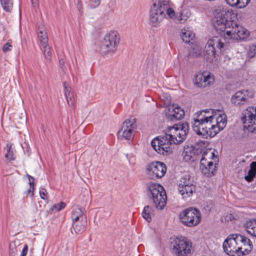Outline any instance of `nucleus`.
I'll list each match as a JSON object with an SVG mask.
<instances>
[{"mask_svg": "<svg viewBox=\"0 0 256 256\" xmlns=\"http://www.w3.org/2000/svg\"><path fill=\"white\" fill-rule=\"evenodd\" d=\"M192 128L204 138H212L222 130L227 123L226 116L222 110L206 109L196 112L192 117Z\"/></svg>", "mask_w": 256, "mask_h": 256, "instance_id": "f257e3e1", "label": "nucleus"}, {"mask_svg": "<svg viewBox=\"0 0 256 256\" xmlns=\"http://www.w3.org/2000/svg\"><path fill=\"white\" fill-rule=\"evenodd\" d=\"M189 130L187 122L180 123L170 128L164 135L154 138L151 142L153 148L158 154H164L170 152V146L172 144H178L186 140Z\"/></svg>", "mask_w": 256, "mask_h": 256, "instance_id": "f03ea898", "label": "nucleus"}, {"mask_svg": "<svg viewBox=\"0 0 256 256\" xmlns=\"http://www.w3.org/2000/svg\"><path fill=\"white\" fill-rule=\"evenodd\" d=\"M170 0H152L150 11V20L153 26H157L166 16L171 19L176 18Z\"/></svg>", "mask_w": 256, "mask_h": 256, "instance_id": "7ed1b4c3", "label": "nucleus"}, {"mask_svg": "<svg viewBox=\"0 0 256 256\" xmlns=\"http://www.w3.org/2000/svg\"><path fill=\"white\" fill-rule=\"evenodd\" d=\"M226 42L224 36H216L208 40L205 46L204 58L210 62L213 60L216 52L224 48Z\"/></svg>", "mask_w": 256, "mask_h": 256, "instance_id": "20e7f679", "label": "nucleus"}, {"mask_svg": "<svg viewBox=\"0 0 256 256\" xmlns=\"http://www.w3.org/2000/svg\"><path fill=\"white\" fill-rule=\"evenodd\" d=\"M148 196L152 200L156 208L161 210L166 206V195L164 188L156 183L147 184Z\"/></svg>", "mask_w": 256, "mask_h": 256, "instance_id": "39448f33", "label": "nucleus"}, {"mask_svg": "<svg viewBox=\"0 0 256 256\" xmlns=\"http://www.w3.org/2000/svg\"><path fill=\"white\" fill-rule=\"evenodd\" d=\"M120 36L116 31L107 34L101 41L100 51L103 55L113 54L118 49L120 42Z\"/></svg>", "mask_w": 256, "mask_h": 256, "instance_id": "423d86ee", "label": "nucleus"}, {"mask_svg": "<svg viewBox=\"0 0 256 256\" xmlns=\"http://www.w3.org/2000/svg\"><path fill=\"white\" fill-rule=\"evenodd\" d=\"M179 218L185 226L192 227L197 226L201 220V214L196 208H188L180 212Z\"/></svg>", "mask_w": 256, "mask_h": 256, "instance_id": "0eeeda50", "label": "nucleus"}, {"mask_svg": "<svg viewBox=\"0 0 256 256\" xmlns=\"http://www.w3.org/2000/svg\"><path fill=\"white\" fill-rule=\"evenodd\" d=\"M216 158L214 152L210 150H206L202 152L200 160V168L204 175L210 177L214 174L216 164H214V162L210 160Z\"/></svg>", "mask_w": 256, "mask_h": 256, "instance_id": "6e6552de", "label": "nucleus"}, {"mask_svg": "<svg viewBox=\"0 0 256 256\" xmlns=\"http://www.w3.org/2000/svg\"><path fill=\"white\" fill-rule=\"evenodd\" d=\"M242 120L244 130L256 133V108L248 106L244 110Z\"/></svg>", "mask_w": 256, "mask_h": 256, "instance_id": "1a4fd4ad", "label": "nucleus"}, {"mask_svg": "<svg viewBox=\"0 0 256 256\" xmlns=\"http://www.w3.org/2000/svg\"><path fill=\"white\" fill-rule=\"evenodd\" d=\"M136 120V118L130 117L122 122L121 128L118 132V138L130 140L134 136L137 127Z\"/></svg>", "mask_w": 256, "mask_h": 256, "instance_id": "9d476101", "label": "nucleus"}, {"mask_svg": "<svg viewBox=\"0 0 256 256\" xmlns=\"http://www.w3.org/2000/svg\"><path fill=\"white\" fill-rule=\"evenodd\" d=\"M172 250L176 256H186L192 249V243L186 238H176L172 242Z\"/></svg>", "mask_w": 256, "mask_h": 256, "instance_id": "9b49d317", "label": "nucleus"}, {"mask_svg": "<svg viewBox=\"0 0 256 256\" xmlns=\"http://www.w3.org/2000/svg\"><path fill=\"white\" fill-rule=\"evenodd\" d=\"M166 171V164L160 162H152L146 166V173L149 178L156 180L162 178Z\"/></svg>", "mask_w": 256, "mask_h": 256, "instance_id": "f8f14e48", "label": "nucleus"}, {"mask_svg": "<svg viewBox=\"0 0 256 256\" xmlns=\"http://www.w3.org/2000/svg\"><path fill=\"white\" fill-rule=\"evenodd\" d=\"M237 237L238 234H232L228 236L223 243L224 252L230 256H242V252H240L238 248Z\"/></svg>", "mask_w": 256, "mask_h": 256, "instance_id": "ddd939ff", "label": "nucleus"}, {"mask_svg": "<svg viewBox=\"0 0 256 256\" xmlns=\"http://www.w3.org/2000/svg\"><path fill=\"white\" fill-rule=\"evenodd\" d=\"M252 97V95H250V92L248 90H242L235 92L232 96L230 102L234 106L240 108L248 104Z\"/></svg>", "mask_w": 256, "mask_h": 256, "instance_id": "4468645a", "label": "nucleus"}, {"mask_svg": "<svg viewBox=\"0 0 256 256\" xmlns=\"http://www.w3.org/2000/svg\"><path fill=\"white\" fill-rule=\"evenodd\" d=\"M225 15L223 12L218 13L214 18V26L218 32H224L226 28L231 29L230 27L234 24V22L228 20Z\"/></svg>", "mask_w": 256, "mask_h": 256, "instance_id": "2eb2a0df", "label": "nucleus"}, {"mask_svg": "<svg viewBox=\"0 0 256 256\" xmlns=\"http://www.w3.org/2000/svg\"><path fill=\"white\" fill-rule=\"evenodd\" d=\"M226 35L230 38L235 40H242L248 37L249 36L248 31L240 26H238L235 22L230 30H227Z\"/></svg>", "mask_w": 256, "mask_h": 256, "instance_id": "dca6fc26", "label": "nucleus"}, {"mask_svg": "<svg viewBox=\"0 0 256 256\" xmlns=\"http://www.w3.org/2000/svg\"><path fill=\"white\" fill-rule=\"evenodd\" d=\"M214 81V76L208 71L198 72L195 76L194 84L200 88L208 86L212 84Z\"/></svg>", "mask_w": 256, "mask_h": 256, "instance_id": "f3484780", "label": "nucleus"}, {"mask_svg": "<svg viewBox=\"0 0 256 256\" xmlns=\"http://www.w3.org/2000/svg\"><path fill=\"white\" fill-rule=\"evenodd\" d=\"M236 240L238 242L240 252H242V256L248 254L252 249V244L249 238L240 234H238Z\"/></svg>", "mask_w": 256, "mask_h": 256, "instance_id": "a211bd4d", "label": "nucleus"}, {"mask_svg": "<svg viewBox=\"0 0 256 256\" xmlns=\"http://www.w3.org/2000/svg\"><path fill=\"white\" fill-rule=\"evenodd\" d=\"M166 115L170 120H180L184 118V112L178 104H173L170 106Z\"/></svg>", "mask_w": 256, "mask_h": 256, "instance_id": "6ab92c4d", "label": "nucleus"}, {"mask_svg": "<svg viewBox=\"0 0 256 256\" xmlns=\"http://www.w3.org/2000/svg\"><path fill=\"white\" fill-rule=\"evenodd\" d=\"M72 226L77 234H82L84 232L87 226V218H83L81 220L72 222Z\"/></svg>", "mask_w": 256, "mask_h": 256, "instance_id": "aec40b11", "label": "nucleus"}, {"mask_svg": "<svg viewBox=\"0 0 256 256\" xmlns=\"http://www.w3.org/2000/svg\"><path fill=\"white\" fill-rule=\"evenodd\" d=\"M84 213L85 210L84 208L82 209L78 206L74 207L71 216L72 222L81 220L83 218H86Z\"/></svg>", "mask_w": 256, "mask_h": 256, "instance_id": "412c9836", "label": "nucleus"}, {"mask_svg": "<svg viewBox=\"0 0 256 256\" xmlns=\"http://www.w3.org/2000/svg\"><path fill=\"white\" fill-rule=\"evenodd\" d=\"M244 228L250 235L256 237V219H251L246 222Z\"/></svg>", "mask_w": 256, "mask_h": 256, "instance_id": "4be33fe9", "label": "nucleus"}, {"mask_svg": "<svg viewBox=\"0 0 256 256\" xmlns=\"http://www.w3.org/2000/svg\"><path fill=\"white\" fill-rule=\"evenodd\" d=\"M38 40L41 45H45L48 42L47 32L43 26H39L38 31Z\"/></svg>", "mask_w": 256, "mask_h": 256, "instance_id": "5701e85b", "label": "nucleus"}, {"mask_svg": "<svg viewBox=\"0 0 256 256\" xmlns=\"http://www.w3.org/2000/svg\"><path fill=\"white\" fill-rule=\"evenodd\" d=\"M256 176V162H252L250 164V168L248 174L244 176V179L248 182H251Z\"/></svg>", "mask_w": 256, "mask_h": 256, "instance_id": "b1692460", "label": "nucleus"}, {"mask_svg": "<svg viewBox=\"0 0 256 256\" xmlns=\"http://www.w3.org/2000/svg\"><path fill=\"white\" fill-rule=\"evenodd\" d=\"M180 194L183 196L184 198H186L192 195L195 186L194 185H187L186 186L182 187V188H178Z\"/></svg>", "mask_w": 256, "mask_h": 256, "instance_id": "393cba45", "label": "nucleus"}, {"mask_svg": "<svg viewBox=\"0 0 256 256\" xmlns=\"http://www.w3.org/2000/svg\"><path fill=\"white\" fill-rule=\"evenodd\" d=\"M226 2L230 6H236L242 8L246 7L250 2V0H226Z\"/></svg>", "mask_w": 256, "mask_h": 256, "instance_id": "a878e982", "label": "nucleus"}, {"mask_svg": "<svg viewBox=\"0 0 256 256\" xmlns=\"http://www.w3.org/2000/svg\"><path fill=\"white\" fill-rule=\"evenodd\" d=\"M142 216L147 222H150L152 220V216L153 215L152 208L150 206H146L142 212Z\"/></svg>", "mask_w": 256, "mask_h": 256, "instance_id": "bb28decb", "label": "nucleus"}, {"mask_svg": "<svg viewBox=\"0 0 256 256\" xmlns=\"http://www.w3.org/2000/svg\"><path fill=\"white\" fill-rule=\"evenodd\" d=\"M194 37V34L192 32L186 30H182V31L181 38L186 43L190 42Z\"/></svg>", "mask_w": 256, "mask_h": 256, "instance_id": "cd10ccee", "label": "nucleus"}, {"mask_svg": "<svg viewBox=\"0 0 256 256\" xmlns=\"http://www.w3.org/2000/svg\"><path fill=\"white\" fill-rule=\"evenodd\" d=\"M191 14L190 10L188 8H184L180 12L178 20L180 23H184L188 18Z\"/></svg>", "mask_w": 256, "mask_h": 256, "instance_id": "c85d7f7f", "label": "nucleus"}, {"mask_svg": "<svg viewBox=\"0 0 256 256\" xmlns=\"http://www.w3.org/2000/svg\"><path fill=\"white\" fill-rule=\"evenodd\" d=\"M187 185H194L192 182L190 180V176L189 174H185L181 178L178 188L186 186Z\"/></svg>", "mask_w": 256, "mask_h": 256, "instance_id": "c756f323", "label": "nucleus"}, {"mask_svg": "<svg viewBox=\"0 0 256 256\" xmlns=\"http://www.w3.org/2000/svg\"><path fill=\"white\" fill-rule=\"evenodd\" d=\"M202 46H201L200 45L196 44L193 46L192 50L190 52V55L191 56L197 58L202 55Z\"/></svg>", "mask_w": 256, "mask_h": 256, "instance_id": "7c9ffc66", "label": "nucleus"}, {"mask_svg": "<svg viewBox=\"0 0 256 256\" xmlns=\"http://www.w3.org/2000/svg\"><path fill=\"white\" fill-rule=\"evenodd\" d=\"M3 9L6 12H10L13 7L12 0H0Z\"/></svg>", "mask_w": 256, "mask_h": 256, "instance_id": "2f4dec72", "label": "nucleus"}, {"mask_svg": "<svg viewBox=\"0 0 256 256\" xmlns=\"http://www.w3.org/2000/svg\"><path fill=\"white\" fill-rule=\"evenodd\" d=\"M4 149L6 150L5 158L10 160H14L15 158L14 152L12 150V144H7Z\"/></svg>", "mask_w": 256, "mask_h": 256, "instance_id": "473e14b6", "label": "nucleus"}, {"mask_svg": "<svg viewBox=\"0 0 256 256\" xmlns=\"http://www.w3.org/2000/svg\"><path fill=\"white\" fill-rule=\"evenodd\" d=\"M42 46L44 48V56L47 62H50L51 60V56L52 52L51 50V48L47 44H45V45H42Z\"/></svg>", "mask_w": 256, "mask_h": 256, "instance_id": "72a5a7b5", "label": "nucleus"}, {"mask_svg": "<svg viewBox=\"0 0 256 256\" xmlns=\"http://www.w3.org/2000/svg\"><path fill=\"white\" fill-rule=\"evenodd\" d=\"M68 104L74 108H75V96L73 94H68V96H65Z\"/></svg>", "mask_w": 256, "mask_h": 256, "instance_id": "f704fd0d", "label": "nucleus"}, {"mask_svg": "<svg viewBox=\"0 0 256 256\" xmlns=\"http://www.w3.org/2000/svg\"><path fill=\"white\" fill-rule=\"evenodd\" d=\"M248 56L250 58L256 56V46L252 45L250 46L249 50L247 52Z\"/></svg>", "mask_w": 256, "mask_h": 256, "instance_id": "c9c22d12", "label": "nucleus"}, {"mask_svg": "<svg viewBox=\"0 0 256 256\" xmlns=\"http://www.w3.org/2000/svg\"><path fill=\"white\" fill-rule=\"evenodd\" d=\"M64 88V93L65 96H68V94H72L73 92L71 91L72 88L66 82H64L63 83Z\"/></svg>", "mask_w": 256, "mask_h": 256, "instance_id": "e433bc0d", "label": "nucleus"}, {"mask_svg": "<svg viewBox=\"0 0 256 256\" xmlns=\"http://www.w3.org/2000/svg\"><path fill=\"white\" fill-rule=\"evenodd\" d=\"M28 180H29V184L30 185V188L26 191V196L30 194L31 196H33V194H34V192H33V190H32V184H33L34 182H31L30 180V179H34L33 177H32V176H30V175H28Z\"/></svg>", "mask_w": 256, "mask_h": 256, "instance_id": "4c0bfd02", "label": "nucleus"}, {"mask_svg": "<svg viewBox=\"0 0 256 256\" xmlns=\"http://www.w3.org/2000/svg\"><path fill=\"white\" fill-rule=\"evenodd\" d=\"M66 206V204L64 202H60L56 204L53 206V209L56 210L57 211H60L64 209Z\"/></svg>", "mask_w": 256, "mask_h": 256, "instance_id": "58836bf2", "label": "nucleus"}, {"mask_svg": "<svg viewBox=\"0 0 256 256\" xmlns=\"http://www.w3.org/2000/svg\"><path fill=\"white\" fill-rule=\"evenodd\" d=\"M40 198L43 200L48 199V192L44 188H40Z\"/></svg>", "mask_w": 256, "mask_h": 256, "instance_id": "ea45409f", "label": "nucleus"}, {"mask_svg": "<svg viewBox=\"0 0 256 256\" xmlns=\"http://www.w3.org/2000/svg\"><path fill=\"white\" fill-rule=\"evenodd\" d=\"M12 41L9 40L8 42L5 44L2 47V50L4 52H6L8 51H10L11 50V48L12 47L11 45Z\"/></svg>", "mask_w": 256, "mask_h": 256, "instance_id": "a19ab883", "label": "nucleus"}, {"mask_svg": "<svg viewBox=\"0 0 256 256\" xmlns=\"http://www.w3.org/2000/svg\"><path fill=\"white\" fill-rule=\"evenodd\" d=\"M184 154V158L186 160H192V161L194 160V159L193 158L192 156V153L191 152H190V154H188V151H185Z\"/></svg>", "mask_w": 256, "mask_h": 256, "instance_id": "79ce46f5", "label": "nucleus"}, {"mask_svg": "<svg viewBox=\"0 0 256 256\" xmlns=\"http://www.w3.org/2000/svg\"><path fill=\"white\" fill-rule=\"evenodd\" d=\"M101 0H92L90 7L95 8L98 6L100 4Z\"/></svg>", "mask_w": 256, "mask_h": 256, "instance_id": "37998d69", "label": "nucleus"}, {"mask_svg": "<svg viewBox=\"0 0 256 256\" xmlns=\"http://www.w3.org/2000/svg\"><path fill=\"white\" fill-rule=\"evenodd\" d=\"M28 246L27 245H24L23 248L21 252L20 256H26L28 253Z\"/></svg>", "mask_w": 256, "mask_h": 256, "instance_id": "c03bdc74", "label": "nucleus"}, {"mask_svg": "<svg viewBox=\"0 0 256 256\" xmlns=\"http://www.w3.org/2000/svg\"><path fill=\"white\" fill-rule=\"evenodd\" d=\"M17 252L16 248H10V256H15Z\"/></svg>", "mask_w": 256, "mask_h": 256, "instance_id": "a18cd8bd", "label": "nucleus"}, {"mask_svg": "<svg viewBox=\"0 0 256 256\" xmlns=\"http://www.w3.org/2000/svg\"><path fill=\"white\" fill-rule=\"evenodd\" d=\"M32 3L34 8L38 7V0H31Z\"/></svg>", "mask_w": 256, "mask_h": 256, "instance_id": "49530a36", "label": "nucleus"}, {"mask_svg": "<svg viewBox=\"0 0 256 256\" xmlns=\"http://www.w3.org/2000/svg\"><path fill=\"white\" fill-rule=\"evenodd\" d=\"M60 66L62 69H64V60L63 59H60Z\"/></svg>", "mask_w": 256, "mask_h": 256, "instance_id": "de8ad7c7", "label": "nucleus"}, {"mask_svg": "<svg viewBox=\"0 0 256 256\" xmlns=\"http://www.w3.org/2000/svg\"><path fill=\"white\" fill-rule=\"evenodd\" d=\"M78 8L80 12V11L81 9H82V4L80 2H78Z\"/></svg>", "mask_w": 256, "mask_h": 256, "instance_id": "09e8293b", "label": "nucleus"}, {"mask_svg": "<svg viewBox=\"0 0 256 256\" xmlns=\"http://www.w3.org/2000/svg\"><path fill=\"white\" fill-rule=\"evenodd\" d=\"M227 217H228V220H232L234 218V216L232 214H230L228 216H227Z\"/></svg>", "mask_w": 256, "mask_h": 256, "instance_id": "8fccbe9b", "label": "nucleus"}, {"mask_svg": "<svg viewBox=\"0 0 256 256\" xmlns=\"http://www.w3.org/2000/svg\"><path fill=\"white\" fill-rule=\"evenodd\" d=\"M202 149H200V150H198V151H200V152H202Z\"/></svg>", "mask_w": 256, "mask_h": 256, "instance_id": "3c124183", "label": "nucleus"}]
</instances>
